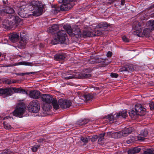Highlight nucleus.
<instances>
[{
	"label": "nucleus",
	"instance_id": "nucleus-1",
	"mask_svg": "<svg viewBox=\"0 0 154 154\" xmlns=\"http://www.w3.org/2000/svg\"><path fill=\"white\" fill-rule=\"evenodd\" d=\"M127 116V111L125 110L116 113L114 115L110 114L105 117L104 118L106 119L110 123H112L116 122L120 118H125Z\"/></svg>",
	"mask_w": 154,
	"mask_h": 154
},
{
	"label": "nucleus",
	"instance_id": "nucleus-2",
	"mask_svg": "<svg viewBox=\"0 0 154 154\" xmlns=\"http://www.w3.org/2000/svg\"><path fill=\"white\" fill-rule=\"evenodd\" d=\"M42 3L40 2L33 1L28 6L29 10L30 11H33L34 15L38 16L40 14L42 10Z\"/></svg>",
	"mask_w": 154,
	"mask_h": 154
},
{
	"label": "nucleus",
	"instance_id": "nucleus-3",
	"mask_svg": "<svg viewBox=\"0 0 154 154\" xmlns=\"http://www.w3.org/2000/svg\"><path fill=\"white\" fill-rule=\"evenodd\" d=\"M41 99L44 102L43 103H48L51 104L55 109H57L59 108V106L57 100L54 99L51 95L49 94H43L41 97Z\"/></svg>",
	"mask_w": 154,
	"mask_h": 154
},
{
	"label": "nucleus",
	"instance_id": "nucleus-4",
	"mask_svg": "<svg viewBox=\"0 0 154 154\" xmlns=\"http://www.w3.org/2000/svg\"><path fill=\"white\" fill-rule=\"evenodd\" d=\"M66 32L62 30L58 31L57 33V35H55L51 41L52 43L55 45L59 42L61 44L64 43L66 40Z\"/></svg>",
	"mask_w": 154,
	"mask_h": 154
},
{
	"label": "nucleus",
	"instance_id": "nucleus-5",
	"mask_svg": "<svg viewBox=\"0 0 154 154\" xmlns=\"http://www.w3.org/2000/svg\"><path fill=\"white\" fill-rule=\"evenodd\" d=\"M14 92L16 93L27 94L26 91L25 90L15 88H5L4 90L0 91V93H4V95L6 96L11 95L14 93Z\"/></svg>",
	"mask_w": 154,
	"mask_h": 154
},
{
	"label": "nucleus",
	"instance_id": "nucleus-6",
	"mask_svg": "<svg viewBox=\"0 0 154 154\" xmlns=\"http://www.w3.org/2000/svg\"><path fill=\"white\" fill-rule=\"evenodd\" d=\"M40 107L38 102L37 100H33L29 103L28 109L31 112L37 113L39 111Z\"/></svg>",
	"mask_w": 154,
	"mask_h": 154
},
{
	"label": "nucleus",
	"instance_id": "nucleus-7",
	"mask_svg": "<svg viewBox=\"0 0 154 154\" xmlns=\"http://www.w3.org/2000/svg\"><path fill=\"white\" fill-rule=\"evenodd\" d=\"M25 107L24 104H19L17 108L13 112L14 116L19 117H22L24 112Z\"/></svg>",
	"mask_w": 154,
	"mask_h": 154
},
{
	"label": "nucleus",
	"instance_id": "nucleus-8",
	"mask_svg": "<svg viewBox=\"0 0 154 154\" xmlns=\"http://www.w3.org/2000/svg\"><path fill=\"white\" fill-rule=\"evenodd\" d=\"M135 110L139 116H143L146 113V109L143 107L142 105L140 104H137L135 105Z\"/></svg>",
	"mask_w": 154,
	"mask_h": 154
},
{
	"label": "nucleus",
	"instance_id": "nucleus-9",
	"mask_svg": "<svg viewBox=\"0 0 154 154\" xmlns=\"http://www.w3.org/2000/svg\"><path fill=\"white\" fill-rule=\"evenodd\" d=\"M59 105L63 109H65L69 108L71 105V101L68 100H60L59 101Z\"/></svg>",
	"mask_w": 154,
	"mask_h": 154
},
{
	"label": "nucleus",
	"instance_id": "nucleus-10",
	"mask_svg": "<svg viewBox=\"0 0 154 154\" xmlns=\"http://www.w3.org/2000/svg\"><path fill=\"white\" fill-rule=\"evenodd\" d=\"M21 22V19L18 17L16 16L14 17V20H13V21L9 22L8 24L10 27H13L14 26H17Z\"/></svg>",
	"mask_w": 154,
	"mask_h": 154
},
{
	"label": "nucleus",
	"instance_id": "nucleus-11",
	"mask_svg": "<svg viewBox=\"0 0 154 154\" xmlns=\"http://www.w3.org/2000/svg\"><path fill=\"white\" fill-rule=\"evenodd\" d=\"M40 95V92L38 91L33 90L29 91V96L30 98L34 99L38 98Z\"/></svg>",
	"mask_w": 154,
	"mask_h": 154
},
{
	"label": "nucleus",
	"instance_id": "nucleus-12",
	"mask_svg": "<svg viewBox=\"0 0 154 154\" xmlns=\"http://www.w3.org/2000/svg\"><path fill=\"white\" fill-rule=\"evenodd\" d=\"M121 134H122V133H121V132L120 131L114 133H112L111 132H108L106 133V134L108 136H109L114 138L122 137Z\"/></svg>",
	"mask_w": 154,
	"mask_h": 154
},
{
	"label": "nucleus",
	"instance_id": "nucleus-13",
	"mask_svg": "<svg viewBox=\"0 0 154 154\" xmlns=\"http://www.w3.org/2000/svg\"><path fill=\"white\" fill-rule=\"evenodd\" d=\"M133 129L131 127H129L125 128L124 130L121 131L122 137H125L131 134L133 131Z\"/></svg>",
	"mask_w": 154,
	"mask_h": 154
},
{
	"label": "nucleus",
	"instance_id": "nucleus-14",
	"mask_svg": "<svg viewBox=\"0 0 154 154\" xmlns=\"http://www.w3.org/2000/svg\"><path fill=\"white\" fill-rule=\"evenodd\" d=\"M89 121L88 119H80L78 121L75 123L76 127H79L85 125L88 123Z\"/></svg>",
	"mask_w": 154,
	"mask_h": 154
},
{
	"label": "nucleus",
	"instance_id": "nucleus-15",
	"mask_svg": "<svg viewBox=\"0 0 154 154\" xmlns=\"http://www.w3.org/2000/svg\"><path fill=\"white\" fill-rule=\"evenodd\" d=\"M10 39L12 42L15 43L19 39V35L16 33H13L9 36Z\"/></svg>",
	"mask_w": 154,
	"mask_h": 154
},
{
	"label": "nucleus",
	"instance_id": "nucleus-16",
	"mask_svg": "<svg viewBox=\"0 0 154 154\" xmlns=\"http://www.w3.org/2000/svg\"><path fill=\"white\" fill-rule=\"evenodd\" d=\"M19 15L22 17L24 18L26 17L27 14L26 9H24L23 6H21L19 10Z\"/></svg>",
	"mask_w": 154,
	"mask_h": 154
},
{
	"label": "nucleus",
	"instance_id": "nucleus-17",
	"mask_svg": "<svg viewBox=\"0 0 154 154\" xmlns=\"http://www.w3.org/2000/svg\"><path fill=\"white\" fill-rule=\"evenodd\" d=\"M129 114L131 117L134 120L137 119L139 116L137 112L134 110H132L129 112Z\"/></svg>",
	"mask_w": 154,
	"mask_h": 154
},
{
	"label": "nucleus",
	"instance_id": "nucleus-18",
	"mask_svg": "<svg viewBox=\"0 0 154 154\" xmlns=\"http://www.w3.org/2000/svg\"><path fill=\"white\" fill-rule=\"evenodd\" d=\"M58 26L56 24H54L49 27L48 31L52 34L55 33V32H56L58 29Z\"/></svg>",
	"mask_w": 154,
	"mask_h": 154
},
{
	"label": "nucleus",
	"instance_id": "nucleus-19",
	"mask_svg": "<svg viewBox=\"0 0 154 154\" xmlns=\"http://www.w3.org/2000/svg\"><path fill=\"white\" fill-rule=\"evenodd\" d=\"M3 11L8 14H13L15 13L14 10L12 8L9 6H6L3 10Z\"/></svg>",
	"mask_w": 154,
	"mask_h": 154
},
{
	"label": "nucleus",
	"instance_id": "nucleus-20",
	"mask_svg": "<svg viewBox=\"0 0 154 154\" xmlns=\"http://www.w3.org/2000/svg\"><path fill=\"white\" fill-rule=\"evenodd\" d=\"M65 57V54L61 53L56 54L54 57V59L56 60H64Z\"/></svg>",
	"mask_w": 154,
	"mask_h": 154
},
{
	"label": "nucleus",
	"instance_id": "nucleus-21",
	"mask_svg": "<svg viewBox=\"0 0 154 154\" xmlns=\"http://www.w3.org/2000/svg\"><path fill=\"white\" fill-rule=\"evenodd\" d=\"M51 104H49L48 103H43L42 108L45 112H48L51 108Z\"/></svg>",
	"mask_w": 154,
	"mask_h": 154
},
{
	"label": "nucleus",
	"instance_id": "nucleus-22",
	"mask_svg": "<svg viewBox=\"0 0 154 154\" xmlns=\"http://www.w3.org/2000/svg\"><path fill=\"white\" fill-rule=\"evenodd\" d=\"M83 100H85L86 101L91 100L93 96L89 94H84L82 96L80 97Z\"/></svg>",
	"mask_w": 154,
	"mask_h": 154
},
{
	"label": "nucleus",
	"instance_id": "nucleus-23",
	"mask_svg": "<svg viewBox=\"0 0 154 154\" xmlns=\"http://www.w3.org/2000/svg\"><path fill=\"white\" fill-rule=\"evenodd\" d=\"M70 5H66L62 4L60 6V10L61 11H67L70 8Z\"/></svg>",
	"mask_w": 154,
	"mask_h": 154
},
{
	"label": "nucleus",
	"instance_id": "nucleus-24",
	"mask_svg": "<svg viewBox=\"0 0 154 154\" xmlns=\"http://www.w3.org/2000/svg\"><path fill=\"white\" fill-rule=\"evenodd\" d=\"M140 149L139 148H135L129 149L128 152V154H134L139 152L140 151Z\"/></svg>",
	"mask_w": 154,
	"mask_h": 154
},
{
	"label": "nucleus",
	"instance_id": "nucleus-25",
	"mask_svg": "<svg viewBox=\"0 0 154 154\" xmlns=\"http://www.w3.org/2000/svg\"><path fill=\"white\" fill-rule=\"evenodd\" d=\"M89 137H80V142L83 143V145H85L87 143H88L89 140Z\"/></svg>",
	"mask_w": 154,
	"mask_h": 154
},
{
	"label": "nucleus",
	"instance_id": "nucleus-26",
	"mask_svg": "<svg viewBox=\"0 0 154 154\" xmlns=\"http://www.w3.org/2000/svg\"><path fill=\"white\" fill-rule=\"evenodd\" d=\"M63 27L64 29L69 34H71L72 32V29L70 25H64Z\"/></svg>",
	"mask_w": 154,
	"mask_h": 154
},
{
	"label": "nucleus",
	"instance_id": "nucleus-27",
	"mask_svg": "<svg viewBox=\"0 0 154 154\" xmlns=\"http://www.w3.org/2000/svg\"><path fill=\"white\" fill-rule=\"evenodd\" d=\"M108 26V24L106 23H99L96 26L97 28L105 29Z\"/></svg>",
	"mask_w": 154,
	"mask_h": 154
},
{
	"label": "nucleus",
	"instance_id": "nucleus-28",
	"mask_svg": "<svg viewBox=\"0 0 154 154\" xmlns=\"http://www.w3.org/2000/svg\"><path fill=\"white\" fill-rule=\"evenodd\" d=\"M18 65L28 66H32L34 65L32 62H27L26 61H23L19 62L18 63Z\"/></svg>",
	"mask_w": 154,
	"mask_h": 154
},
{
	"label": "nucleus",
	"instance_id": "nucleus-29",
	"mask_svg": "<svg viewBox=\"0 0 154 154\" xmlns=\"http://www.w3.org/2000/svg\"><path fill=\"white\" fill-rule=\"evenodd\" d=\"M21 40L20 41L19 45L21 47L24 46L27 43L26 40L23 37L20 36Z\"/></svg>",
	"mask_w": 154,
	"mask_h": 154
},
{
	"label": "nucleus",
	"instance_id": "nucleus-30",
	"mask_svg": "<svg viewBox=\"0 0 154 154\" xmlns=\"http://www.w3.org/2000/svg\"><path fill=\"white\" fill-rule=\"evenodd\" d=\"M133 27L134 30L138 31V32L142 31V30L141 29V27L137 23H136V25L134 24L133 25Z\"/></svg>",
	"mask_w": 154,
	"mask_h": 154
},
{
	"label": "nucleus",
	"instance_id": "nucleus-31",
	"mask_svg": "<svg viewBox=\"0 0 154 154\" xmlns=\"http://www.w3.org/2000/svg\"><path fill=\"white\" fill-rule=\"evenodd\" d=\"M79 76L81 79L88 78L91 77V75L89 74L82 73L79 74Z\"/></svg>",
	"mask_w": 154,
	"mask_h": 154
},
{
	"label": "nucleus",
	"instance_id": "nucleus-32",
	"mask_svg": "<svg viewBox=\"0 0 154 154\" xmlns=\"http://www.w3.org/2000/svg\"><path fill=\"white\" fill-rule=\"evenodd\" d=\"M80 33V29L77 26H76L75 28H73L72 29V33H73L74 35H79Z\"/></svg>",
	"mask_w": 154,
	"mask_h": 154
},
{
	"label": "nucleus",
	"instance_id": "nucleus-33",
	"mask_svg": "<svg viewBox=\"0 0 154 154\" xmlns=\"http://www.w3.org/2000/svg\"><path fill=\"white\" fill-rule=\"evenodd\" d=\"M83 35L86 37H91L94 36H93V32H91L89 31H85L84 32Z\"/></svg>",
	"mask_w": 154,
	"mask_h": 154
},
{
	"label": "nucleus",
	"instance_id": "nucleus-34",
	"mask_svg": "<svg viewBox=\"0 0 154 154\" xmlns=\"http://www.w3.org/2000/svg\"><path fill=\"white\" fill-rule=\"evenodd\" d=\"M106 60L105 59L101 58H97L95 59V61L94 62L92 63H104L105 62Z\"/></svg>",
	"mask_w": 154,
	"mask_h": 154
},
{
	"label": "nucleus",
	"instance_id": "nucleus-35",
	"mask_svg": "<svg viewBox=\"0 0 154 154\" xmlns=\"http://www.w3.org/2000/svg\"><path fill=\"white\" fill-rule=\"evenodd\" d=\"M148 23L150 28L154 29V20H151L149 21Z\"/></svg>",
	"mask_w": 154,
	"mask_h": 154
},
{
	"label": "nucleus",
	"instance_id": "nucleus-36",
	"mask_svg": "<svg viewBox=\"0 0 154 154\" xmlns=\"http://www.w3.org/2000/svg\"><path fill=\"white\" fill-rule=\"evenodd\" d=\"M36 73V72H26V73H17L16 74L17 75L24 76L25 75H28L30 74H34Z\"/></svg>",
	"mask_w": 154,
	"mask_h": 154
},
{
	"label": "nucleus",
	"instance_id": "nucleus-37",
	"mask_svg": "<svg viewBox=\"0 0 154 154\" xmlns=\"http://www.w3.org/2000/svg\"><path fill=\"white\" fill-rule=\"evenodd\" d=\"M125 66L127 72H130L132 71L133 68L131 65H126Z\"/></svg>",
	"mask_w": 154,
	"mask_h": 154
},
{
	"label": "nucleus",
	"instance_id": "nucleus-38",
	"mask_svg": "<svg viewBox=\"0 0 154 154\" xmlns=\"http://www.w3.org/2000/svg\"><path fill=\"white\" fill-rule=\"evenodd\" d=\"M143 154H154V151L150 149H148L144 151Z\"/></svg>",
	"mask_w": 154,
	"mask_h": 154
},
{
	"label": "nucleus",
	"instance_id": "nucleus-39",
	"mask_svg": "<svg viewBox=\"0 0 154 154\" xmlns=\"http://www.w3.org/2000/svg\"><path fill=\"white\" fill-rule=\"evenodd\" d=\"M148 134V132L146 130H144L141 131L140 134L142 136L145 137L147 136Z\"/></svg>",
	"mask_w": 154,
	"mask_h": 154
},
{
	"label": "nucleus",
	"instance_id": "nucleus-40",
	"mask_svg": "<svg viewBox=\"0 0 154 154\" xmlns=\"http://www.w3.org/2000/svg\"><path fill=\"white\" fill-rule=\"evenodd\" d=\"M72 1V0H61V2H62V3L64 5H68L70 4V2Z\"/></svg>",
	"mask_w": 154,
	"mask_h": 154
},
{
	"label": "nucleus",
	"instance_id": "nucleus-41",
	"mask_svg": "<svg viewBox=\"0 0 154 154\" xmlns=\"http://www.w3.org/2000/svg\"><path fill=\"white\" fill-rule=\"evenodd\" d=\"M93 32V36H98L101 34V32L100 30H95Z\"/></svg>",
	"mask_w": 154,
	"mask_h": 154
},
{
	"label": "nucleus",
	"instance_id": "nucleus-42",
	"mask_svg": "<svg viewBox=\"0 0 154 154\" xmlns=\"http://www.w3.org/2000/svg\"><path fill=\"white\" fill-rule=\"evenodd\" d=\"M89 137L90 138L89 140H91V141L92 142L96 141L98 138V137L97 135H94L92 137L90 136Z\"/></svg>",
	"mask_w": 154,
	"mask_h": 154
},
{
	"label": "nucleus",
	"instance_id": "nucleus-43",
	"mask_svg": "<svg viewBox=\"0 0 154 154\" xmlns=\"http://www.w3.org/2000/svg\"><path fill=\"white\" fill-rule=\"evenodd\" d=\"M3 125L4 127L7 129L9 130L11 128V125L8 123H7L5 122H4Z\"/></svg>",
	"mask_w": 154,
	"mask_h": 154
},
{
	"label": "nucleus",
	"instance_id": "nucleus-44",
	"mask_svg": "<svg viewBox=\"0 0 154 154\" xmlns=\"http://www.w3.org/2000/svg\"><path fill=\"white\" fill-rule=\"evenodd\" d=\"M149 106L151 110L154 109V102L152 101H150L149 103Z\"/></svg>",
	"mask_w": 154,
	"mask_h": 154
},
{
	"label": "nucleus",
	"instance_id": "nucleus-45",
	"mask_svg": "<svg viewBox=\"0 0 154 154\" xmlns=\"http://www.w3.org/2000/svg\"><path fill=\"white\" fill-rule=\"evenodd\" d=\"M137 138L138 140H141V141H143L145 139V137L142 136L140 134L139 135L137 136Z\"/></svg>",
	"mask_w": 154,
	"mask_h": 154
},
{
	"label": "nucleus",
	"instance_id": "nucleus-46",
	"mask_svg": "<svg viewBox=\"0 0 154 154\" xmlns=\"http://www.w3.org/2000/svg\"><path fill=\"white\" fill-rule=\"evenodd\" d=\"M39 147H40V146L39 145H37L36 146H33L32 148L31 149L32 151L33 152H35L37 151Z\"/></svg>",
	"mask_w": 154,
	"mask_h": 154
},
{
	"label": "nucleus",
	"instance_id": "nucleus-47",
	"mask_svg": "<svg viewBox=\"0 0 154 154\" xmlns=\"http://www.w3.org/2000/svg\"><path fill=\"white\" fill-rule=\"evenodd\" d=\"M126 70L125 65V66L124 67L120 68L119 70V72H122V73H123V72H126Z\"/></svg>",
	"mask_w": 154,
	"mask_h": 154
},
{
	"label": "nucleus",
	"instance_id": "nucleus-48",
	"mask_svg": "<svg viewBox=\"0 0 154 154\" xmlns=\"http://www.w3.org/2000/svg\"><path fill=\"white\" fill-rule=\"evenodd\" d=\"M123 41L125 42H129V39L126 37V36H124L122 37Z\"/></svg>",
	"mask_w": 154,
	"mask_h": 154
},
{
	"label": "nucleus",
	"instance_id": "nucleus-49",
	"mask_svg": "<svg viewBox=\"0 0 154 154\" xmlns=\"http://www.w3.org/2000/svg\"><path fill=\"white\" fill-rule=\"evenodd\" d=\"M104 139H102L101 138H98V143L99 144L102 145L104 143Z\"/></svg>",
	"mask_w": 154,
	"mask_h": 154
},
{
	"label": "nucleus",
	"instance_id": "nucleus-50",
	"mask_svg": "<svg viewBox=\"0 0 154 154\" xmlns=\"http://www.w3.org/2000/svg\"><path fill=\"white\" fill-rule=\"evenodd\" d=\"M110 75L112 78H117L118 77V75L117 73H111Z\"/></svg>",
	"mask_w": 154,
	"mask_h": 154
},
{
	"label": "nucleus",
	"instance_id": "nucleus-51",
	"mask_svg": "<svg viewBox=\"0 0 154 154\" xmlns=\"http://www.w3.org/2000/svg\"><path fill=\"white\" fill-rule=\"evenodd\" d=\"M37 141L40 143H44L45 139L43 138H40L37 140Z\"/></svg>",
	"mask_w": 154,
	"mask_h": 154
},
{
	"label": "nucleus",
	"instance_id": "nucleus-52",
	"mask_svg": "<svg viewBox=\"0 0 154 154\" xmlns=\"http://www.w3.org/2000/svg\"><path fill=\"white\" fill-rule=\"evenodd\" d=\"M105 134V133H103L102 134H100L98 138H101L102 139H104V136Z\"/></svg>",
	"mask_w": 154,
	"mask_h": 154
},
{
	"label": "nucleus",
	"instance_id": "nucleus-53",
	"mask_svg": "<svg viewBox=\"0 0 154 154\" xmlns=\"http://www.w3.org/2000/svg\"><path fill=\"white\" fill-rule=\"evenodd\" d=\"M112 55V52L110 51H109L106 54V56L107 57H110Z\"/></svg>",
	"mask_w": 154,
	"mask_h": 154
},
{
	"label": "nucleus",
	"instance_id": "nucleus-54",
	"mask_svg": "<svg viewBox=\"0 0 154 154\" xmlns=\"http://www.w3.org/2000/svg\"><path fill=\"white\" fill-rule=\"evenodd\" d=\"M3 2L4 5L5 6V7L6 6H7V5H8V2L7 0H3Z\"/></svg>",
	"mask_w": 154,
	"mask_h": 154
},
{
	"label": "nucleus",
	"instance_id": "nucleus-55",
	"mask_svg": "<svg viewBox=\"0 0 154 154\" xmlns=\"http://www.w3.org/2000/svg\"><path fill=\"white\" fill-rule=\"evenodd\" d=\"M116 0H109V1L106 2L107 4H110L115 2Z\"/></svg>",
	"mask_w": 154,
	"mask_h": 154
},
{
	"label": "nucleus",
	"instance_id": "nucleus-56",
	"mask_svg": "<svg viewBox=\"0 0 154 154\" xmlns=\"http://www.w3.org/2000/svg\"><path fill=\"white\" fill-rule=\"evenodd\" d=\"M130 139L131 140V141L132 143L134 142L136 140L135 139L134 137H131V138Z\"/></svg>",
	"mask_w": 154,
	"mask_h": 154
},
{
	"label": "nucleus",
	"instance_id": "nucleus-57",
	"mask_svg": "<svg viewBox=\"0 0 154 154\" xmlns=\"http://www.w3.org/2000/svg\"><path fill=\"white\" fill-rule=\"evenodd\" d=\"M73 77L72 76H70L68 77H66V79H70L73 78Z\"/></svg>",
	"mask_w": 154,
	"mask_h": 154
},
{
	"label": "nucleus",
	"instance_id": "nucleus-58",
	"mask_svg": "<svg viewBox=\"0 0 154 154\" xmlns=\"http://www.w3.org/2000/svg\"><path fill=\"white\" fill-rule=\"evenodd\" d=\"M126 142L128 144H130V143H132V142L131 141L130 139L127 140Z\"/></svg>",
	"mask_w": 154,
	"mask_h": 154
},
{
	"label": "nucleus",
	"instance_id": "nucleus-59",
	"mask_svg": "<svg viewBox=\"0 0 154 154\" xmlns=\"http://www.w3.org/2000/svg\"><path fill=\"white\" fill-rule=\"evenodd\" d=\"M121 5H124L125 3V0H121Z\"/></svg>",
	"mask_w": 154,
	"mask_h": 154
},
{
	"label": "nucleus",
	"instance_id": "nucleus-60",
	"mask_svg": "<svg viewBox=\"0 0 154 154\" xmlns=\"http://www.w3.org/2000/svg\"><path fill=\"white\" fill-rule=\"evenodd\" d=\"M11 118L9 116H6L5 117L4 119H8L9 118Z\"/></svg>",
	"mask_w": 154,
	"mask_h": 154
},
{
	"label": "nucleus",
	"instance_id": "nucleus-61",
	"mask_svg": "<svg viewBox=\"0 0 154 154\" xmlns=\"http://www.w3.org/2000/svg\"><path fill=\"white\" fill-rule=\"evenodd\" d=\"M1 154H10L9 153L7 152H3Z\"/></svg>",
	"mask_w": 154,
	"mask_h": 154
},
{
	"label": "nucleus",
	"instance_id": "nucleus-62",
	"mask_svg": "<svg viewBox=\"0 0 154 154\" xmlns=\"http://www.w3.org/2000/svg\"><path fill=\"white\" fill-rule=\"evenodd\" d=\"M150 8H154V4L153 5H152L150 7Z\"/></svg>",
	"mask_w": 154,
	"mask_h": 154
},
{
	"label": "nucleus",
	"instance_id": "nucleus-63",
	"mask_svg": "<svg viewBox=\"0 0 154 154\" xmlns=\"http://www.w3.org/2000/svg\"><path fill=\"white\" fill-rule=\"evenodd\" d=\"M146 30H147V29H145L143 31V33H144V34H145V31H146Z\"/></svg>",
	"mask_w": 154,
	"mask_h": 154
},
{
	"label": "nucleus",
	"instance_id": "nucleus-64",
	"mask_svg": "<svg viewBox=\"0 0 154 154\" xmlns=\"http://www.w3.org/2000/svg\"><path fill=\"white\" fill-rule=\"evenodd\" d=\"M16 82L15 81H13V82H12V83H15Z\"/></svg>",
	"mask_w": 154,
	"mask_h": 154
}]
</instances>
